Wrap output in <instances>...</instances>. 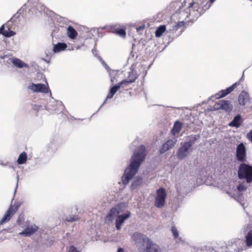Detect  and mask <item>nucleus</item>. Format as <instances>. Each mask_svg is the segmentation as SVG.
<instances>
[{"instance_id":"obj_7","label":"nucleus","mask_w":252,"mask_h":252,"mask_svg":"<svg viewBox=\"0 0 252 252\" xmlns=\"http://www.w3.org/2000/svg\"><path fill=\"white\" fill-rule=\"evenodd\" d=\"M236 158L238 161L244 162L246 160V148L243 143H240L236 147Z\"/></svg>"},{"instance_id":"obj_13","label":"nucleus","mask_w":252,"mask_h":252,"mask_svg":"<svg viewBox=\"0 0 252 252\" xmlns=\"http://www.w3.org/2000/svg\"><path fill=\"white\" fill-rule=\"evenodd\" d=\"M28 88L34 92L47 93L49 91V88L43 84H33L30 85Z\"/></svg>"},{"instance_id":"obj_45","label":"nucleus","mask_w":252,"mask_h":252,"mask_svg":"<svg viewBox=\"0 0 252 252\" xmlns=\"http://www.w3.org/2000/svg\"><path fill=\"white\" fill-rule=\"evenodd\" d=\"M26 10V8L24 7V6L22 7L20 9L18 10L17 11V13H18L19 15H22L24 11Z\"/></svg>"},{"instance_id":"obj_27","label":"nucleus","mask_w":252,"mask_h":252,"mask_svg":"<svg viewBox=\"0 0 252 252\" xmlns=\"http://www.w3.org/2000/svg\"><path fill=\"white\" fill-rule=\"evenodd\" d=\"M182 124L179 121H176L172 129V133L174 135L178 133L181 129Z\"/></svg>"},{"instance_id":"obj_59","label":"nucleus","mask_w":252,"mask_h":252,"mask_svg":"<svg viewBox=\"0 0 252 252\" xmlns=\"http://www.w3.org/2000/svg\"><path fill=\"white\" fill-rule=\"evenodd\" d=\"M31 0H29V1H31Z\"/></svg>"},{"instance_id":"obj_29","label":"nucleus","mask_w":252,"mask_h":252,"mask_svg":"<svg viewBox=\"0 0 252 252\" xmlns=\"http://www.w3.org/2000/svg\"><path fill=\"white\" fill-rule=\"evenodd\" d=\"M166 31V26L164 25H160L156 31L155 36L156 37H160Z\"/></svg>"},{"instance_id":"obj_9","label":"nucleus","mask_w":252,"mask_h":252,"mask_svg":"<svg viewBox=\"0 0 252 252\" xmlns=\"http://www.w3.org/2000/svg\"><path fill=\"white\" fill-rule=\"evenodd\" d=\"M18 205H10L4 214L3 218L0 220V225L3 224L4 223L8 221L11 217L16 213L18 209Z\"/></svg>"},{"instance_id":"obj_43","label":"nucleus","mask_w":252,"mask_h":252,"mask_svg":"<svg viewBox=\"0 0 252 252\" xmlns=\"http://www.w3.org/2000/svg\"><path fill=\"white\" fill-rule=\"evenodd\" d=\"M68 252H80L79 251H78L75 247L71 246L70 247V248L68 251Z\"/></svg>"},{"instance_id":"obj_14","label":"nucleus","mask_w":252,"mask_h":252,"mask_svg":"<svg viewBox=\"0 0 252 252\" xmlns=\"http://www.w3.org/2000/svg\"><path fill=\"white\" fill-rule=\"evenodd\" d=\"M247 186L244 183H242L239 184L237 187V192L236 194L233 193V195L228 193L230 196L235 198L237 201H239L241 200L242 197V194L240 192L246 190L247 189Z\"/></svg>"},{"instance_id":"obj_21","label":"nucleus","mask_w":252,"mask_h":252,"mask_svg":"<svg viewBox=\"0 0 252 252\" xmlns=\"http://www.w3.org/2000/svg\"><path fill=\"white\" fill-rule=\"evenodd\" d=\"M242 122V117L240 114H238L235 116L233 119L232 121L230 122L228 126L231 127H235L238 128L241 126Z\"/></svg>"},{"instance_id":"obj_15","label":"nucleus","mask_w":252,"mask_h":252,"mask_svg":"<svg viewBox=\"0 0 252 252\" xmlns=\"http://www.w3.org/2000/svg\"><path fill=\"white\" fill-rule=\"evenodd\" d=\"M121 212V205L118 204L113 207L107 215V218L109 220L112 221L114 218L117 217Z\"/></svg>"},{"instance_id":"obj_38","label":"nucleus","mask_w":252,"mask_h":252,"mask_svg":"<svg viewBox=\"0 0 252 252\" xmlns=\"http://www.w3.org/2000/svg\"><path fill=\"white\" fill-rule=\"evenodd\" d=\"M120 89V88L119 85H118V84H117L110 89L109 92L111 94H115L117 91Z\"/></svg>"},{"instance_id":"obj_50","label":"nucleus","mask_w":252,"mask_h":252,"mask_svg":"<svg viewBox=\"0 0 252 252\" xmlns=\"http://www.w3.org/2000/svg\"><path fill=\"white\" fill-rule=\"evenodd\" d=\"M97 59L101 62L103 65H104L105 62L102 60V59L99 56H97Z\"/></svg>"},{"instance_id":"obj_18","label":"nucleus","mask_w":252,"mask_h":252,"mask_svg":"<svg viewBox=\"0 0 252 252\" xmlns=\"http://www.w3.org/2000/svg\"><path fill=\"white\" fill-rule=\"evenodd\" d=\"M185 29V22L182 21L178 22L176 25L173 27L171 30L172 32H177L176 36L180 35L184 31Z\"/></svg>"},{"instance_id":"obj_39","label":"nucleus","mask_w":252,"mask_h":252,"mask_svg":"<svg viewBox=\"0 0 252 252\" xmlns=\"http://www.w3.org/2000/svg\"><path fill=\"white\" fill-rule=\"evenodd\" d=\"M191 252H203V247L200 248H197L195 247L190 248Z\"/></svg>"},{"instance_id":"obj_32","label":"nucleus","mask_w":252,"mask_h":252,"mask_svg":"<svg viewBox=\"0 0 252 252\" xmlns=\"http://www.w3.org/2000/svg\"><path fill=\"white\" fill-rule=\"evenodd\" d=\"M246 243L248 247L252 245V230H250L246 235Z\"/></svg>"},{"instance_id":"obj_58","label":"nucleus","mask_w":252,"mask_h":252,"mask_svg":"<svg viewBox=\"0 0 252 252\" xmlns=\"http://www.w3.org/2000/svg\"><path fill=\"white\" fill-rule=\"evenodd\" d=\"M179 240L181 241L182 240H181V238H179Z\"/></svg>"},{"instance_id":"obj_51","label":"nucleus","mask_w":252,"mask_h":252,"mask_svg":"<svg viewBox=\"0 0 252 252\" xmlns=\"http://www.w3.org/2000/svg\"><path fill=\"white\" fill-rule=\"evenodd\" d=\"M37 7H41V10L42 11H44V9L45 8V6H44V5H39Z\"/></svg>"},{"instance_id":"obj_40","label":"nucleus","mask_w":252,"mask_h":252,"mask_svg":"<svg viewBox=\"0 0 252 252\" xmlns=\"http://www.w3.org/2000/svg\"><path fill=\"white\" fill-rule=\"evenodd\" d=\"M114 94H111L110 92H109V93L107 95L106 99H105V100L104 101V102H103V103L102 104V105L99 107L98 109L97 110V112L100 109V108L101 107V106L104 104L106 103V101L108 100V99H111L113 97V96H114Z\"/></svg>"},{"instance_id":"obj_19","label":"nucleus","mask_w":252,"mask_h":252,"mask_svg":"<svg viewBox=\"0 0 252 252\" xmlns=\"http://www.w3.org/2000/svg\"><path fill=\"white\" fill-rule=\"evenodd\" d=\"M249 100V95L248 93L243 91L239 94L238 97V102L240 105L244 106Z\"/></svg>"},{"instance_id":"obj_4","label":"nucleus","mask_w":252,"mask_h":252,"mask_svg":"<svg viewBox=\"0 0 252 252\" xmlns=\"http://www.w3.org/2000/svg\"><path fill=\"white\" fill-rule=\"evenodd\" d=\"M237 173L239 179H245L247 183H252V165L244 162L241 163Z\"/></svg>"},{"instance_id":"obj_5","label":"nucleus","mask_w":252,"mask_h":252,"mask_svg":"<svg viewBox=\"0 0 252 252\" xmlns=\"http://www.w3.org/2000/svg\"><path fill=\"white\" fill-rule=\"evenodd\" d=\"M166 197L165 189L163 188H160L157 191V196L155 198V205L158 208H162L165 203Z\"/></svg>"},{"instance_id":"obj_49","label":"nucleus","mask_w":252,"mask_h":252,"mask_svg":"<svg viewBox=\"0 0 252 252\" xmlns=\"http://www.w3.org/2000/svg\"><path fill=\"white\" fill-rule=\"evenodd\" d=\"M144 28V25L140 26L139 27L136 28L137 31L139 32L140 31H142Z\"/></svg>"},{"instance_id":"obj_3","label":"nucleus","mask_w":252,"mask_h":252,"mask_svg":"<svg viewBox=\"0 0 252 252\" xmlns=\"http://www.w3.org/2000/svg\"><path fill=\"white\" fill-rule=\"evenodd\" d=\"M131 238L139 252H161L160 247L144 234L134 232Z\"/></svg>"},{"instance_id":"obj_48","label":"nucleus","mask_w":252,"mask_h":252,"mask_svg":"<svg viewBox=\"0 0 252 252\" xmlns=\"http://www.w3.org/2000/svg\"><path fill=\"white\" fill-rule=\"evenodd\" d=\"M216 0H210L209 1H208V0H206V3L205 4L209 5V7L211 6L212 3H213Z\"/></svg>"},{"instance_id":"obj_54","label":"nucleus","mask_w":252,"mask_h":252,"mask_svg":"<svg viewBox=\"0 0 252 252\" xmlns=\"http://www.w3.org/2000/svg\"><path fill=\"white\" fill-rule=\"evenodd\" d=\"M248 228V226L245 227L244 228V231H246L247 230V228Z\"/></svg>"},{"instance_id":"obj_42","label":"nucleus","mask_w":252,"mask_h":252,"mask_svg":"<svg viewBox=\"0 0 252 252\" xmlns=\"http://www.w3.org/2000/svg\"><path fill=\"white\" fill-rule=\"evenodd\" d=\"M209 249L214 250V247H211L210 246H203V252H213L211 250L209 251Z\"/></svg>"},{"instance_id":"obj_47","label":"nucleus","mask_w":252,"mask_h":252,"mask_svg":"<svg viewBox=\"0 0 252 252\" xmlns=\"http://www.w3.org/2000/svg\"><path fill=\"white\" fill-rule=\"evenodd\" d=\"M97 50H96L94 48L92 49V53L94 55V56L96 57L97 58V56H98L97 55Z\"/></svg>"},{"instance_id":"obj_23","label":"nucleus","mask_w":252,"mask_h":252,"mask_svg":"<svg viewBox=\"0 0 252 252\" xmlns=\"http://www.w3.org/2000/svg\"><path fill=\"white\" fill-rule=\"evenodd\" d=\"M117 25L110 26V29L112 32L116 33L117 34L120 35L122 37H125L126 35V32L125 29L122 28L118 29L116 28Z\"/></svg>"},{"instance_id":"obj_17","label":"nucleus","mask_w":252,"mask_h":252,"mask_svg":"<svg viewBox=\"0 0 252 252\" xmlns=\"http://www.w3.org/2000/svg\"><path fill=\"white\" fill-rule=\"evenodd\" d=\"M199 134H191L186 137V141L184 142L190 148H192V146L200 139Z\"/></svg>"},{"instance_id":"obj_10","label":"nucleus","mask_w":252,"mask_h":252,"mask_svg":"<svg viewBox=\"0 0 252 252\" xmlns=\"http://www.w3.org/2000/svg\"><path fill=\"white\" fill-rule=\"evenodd\" d=\"M131 216L130 212L127 211L126 213L118 215L115 220V226L117 230H120L122 226L126 220Z\"/></svg>"},{"instance_id":"obj_22","label":"nucleus","mask_w":252,"mask_h":252,"mask_svg":"<svg viewBox=\"0 0 252 252\" xmlns=\"http://www.w3.org/2000/svg\"><path fill=\"white\" fill-rule=\"evenodd\" d=\"M143 180L141 177H136L131 183L130 189L133 190L136 189L142 183Z\"/></svg>"},{"instance_id":"obj_25","label":"nucleus","mask_w":252,"mask_h":252,"mask_svg":"<svg viewBox=\"0 0 252 252\" xmlns=\"http://www.w3.org/2000/svg\"><path fill=\"white\" fill-rule=\"evenodd\" d=\"M12 62L16 66L20 68L28 67L27 64L25 63L21 60L18 58L13 59Z\"/></svg>"},{"instance_id":"obj_33","label":"nucleus","mask_w":252,"mask_h":252,"mask_svg":"<svg viewBox=\"0 0 252 252\" xmlns=\"http://www.w3.org/2000/svg\"><path fill=\"white\" fill-rule=\"evenodd\" d=\"M20 16L18 13H16L8 21L9 22L10 25L11 23H18L20 21Z\"/></svg>"},{"instance_id":"obj_26","label":"nucleus","mask_w":252,"mask_h":252,"mask_svg":"<svg viewBox=\"0 0 252 252\" xmlns=\"http://www.w3.org/2000/svg\"><path fill=\"white\" fill-rule=\"evenodd\" d=\"M68 36L72 39H75L77 35V32L74 28L72 26H69L67 29Z\"/></svg>"},{"instance_id":"obj_35","label":"nucleus","mask_w":252,"mask_h":252,"mask_svg":"<svg viewBox=\"0 0 252 252\" xmlns=\"http://www.w3.org/2000/svg\"><path fill=\"white\" fill-rule=\"evenodd\" d=\"M117 73L118 72L117 70H113L112 71L109 73L110 77V81L112 84L117 81L116 78H115V76L117 74Z\"/></svg>"},{"instance_id":"obj_31","label":"nucleus","mask_w":252,"mask_h":252,"mask_svg":"<svg viewBox=\"0 0 252 252\" xmlns=\"http://www.w3.org/2000/svg\"><path fill=\"white\" fill-rule=\"evenodd\" d=\"M132 83H133V80H130V81H127L126 80L124 79L118 83V85H119L120 88L125 89Z\"/></svg>"},{"instance_id":"obj_1","label":"nucleus","mask_w":252,"mask_h":252,"mask_svg":"<svg viewBox=\"0 0 252 252\" xmlns=\"http://www.w3.org/2000/svg\"><path fill=\"white\" fill-rule=\"evenodd\" d=\"M207 0H180L171 3V8L180 19L189 18L193 22L209 8V5L205 4Z\"/></svg>"},{"instance_id":"obj_6","label":"nucleus","mask_w":252,"mask_h":252,"mask_svg":"<svg viewBox=\"0 0 252 252\" xmlns=\"http://www.w3.org/2000/svg\"><path fill=\"white\" fill-rule=\"evenodd\" d=\"M192 151V148H190L184 142H182L180 143V147L178 149L176 156L180 160L185 158Z\"/></svg>"},{"instance_id":"obj_28","label":"nucleus","mask_w":252,"mask_h":252,"mask_svg":"<svg viewBox=\"0 0 252 252\" xmlns=\"http://www.w3.org/2000/svg\"><path fill=\"white\" fill-rule=\"evenodd\" d=\"M27 160V154L25 152H23L20 154L17 160L18 164H23L26 162Z\"/></svg>"},{"instance_id":"obj_52","label":"nucleus","mask_w":252,"mask_h":252,"mask_svg":"<svg viewBox=\"0 0 252 252\" xmlns=\"http://www.w3.org/2000/svg\"><path fill=\"white\" fill-rule=\"evenodd\" d=\"M117 252H124V251L123 248H120L118 249Z\"/></svg>"},{"instance_id":"obj_16","label":"nucleus","mask_w":252,"mask_h":252,"mask_svg":"<svg viewBox=\"0 0 252 252\" xmlns=\"http://www.w3.org/2000/svg\"><path fill=\"white\" fill-rule=\"evenodd\" d=\"M38 227L35 224L26 227L23 231L19 233L20 235L26 237H29L37 231Z\"/></svg>"},{"instance_id":"obj_34","label":"nucleus","mask_w":252,"mask_h":252,"mask_svg":"<svg viewBox=\"0 0 252 252\" xmlns=\"http://www.w3.org/2000/svg\"><path fill=\"white\" fill-rule=\"evenodd\" d=\"M79 218L78 215H71L67 216L65 219V220L68 222H72L78 220Z\"/></svg>"},{"instance_id":"obj_53","label":"nucleus","mask_w":252,"mask_h":252,"mask_svg":"<svg viewBox=\"0 0 252 252\" xmlns=\"http://www.w3.org/2000/svg\"><path fill=\"white\" fill-rule=\"evenodd\" d=\"M59 104L63 108L64 107L63 102L62 101L59 102Z\"/></svg>"},{"instance_id":"obj_37","label":"nucleus","mask_w":252,"mask_h":252,"mask_svg":"<svg viewBox=\"0 0 252 252\" xmlns=\"http://www.w3.org/2000/svg\"><path fill=\"white\" fill-rule=\"evenodd\" d=\"M15 34V32L11 30L10 29L8 31H6V32H4V33H3V35L5 37H11Z\"/></svg>"},{"instance_id":"obj_36","label":"nucleus","mask_w":252,"mask_h":252,"mask_svg":"<svg viewBox=\"0 0 252 252\" xmlns=\"http://www.w3.org/2000/svg\"><path fill=\"white\" fill-rule=\"evenodd\" d=\"M5 27H6L8 30H9L10 29V25L9 24V22H7L4 25L1 26L0 28V34H1L3 35V33H4V32H6V30H5Z\"/></svg>"},{"instance_id":"obj_41","label":"nucleus","mask_w":252,"mask_h":252,"mask_svg":"<svg viewBox=\"0 0 252 252\" xmlns=\"http://www.w3.org/2000/svg\"><path fill=\"white\" fill-rule=\"evenodd\" d=\"M171 231H172V234H173L174 238H177L179 236L178 232L177 229L176 228V227L175 226L172 227Z\"/></svg>"},{"instance_id":"obj_46","label":"nucleus","mask_w":252,"mask_h":252,"mask_svg":"<svg viewBox=\"0 0 252 252\" xmlns=\"http://www.w3.org/2000/svg\"><path fill=\"white\" fill-rule=\"evenodd\" d=\"M103 66L106 68V69L107 70L108 73H110V72H111L113 70L111 69L106 63H104V64Z\"/></svg>"},{"instance_id":"obj_56","label":"nucleus","mask_w":252,"mask_h":252,"mask_svg":"<svg viewBox=\"0 0 252 252\" xmlns=\"http://www.w3.org/2000/svg\"><path fill=\"white\" fill-rule=\"evenodd\" d=\"M17 222H18L19 224H20V220H19V219H18V220H17Z\"/></svg>"},{"instance_id":"obj_11","label":"nucleus","mask_w":252,"mask_h":252,"mask_svg":"<svg viewBox=\"0 0 252 252\" xmlns=\"http://www.w3.org/2000/svg\"><path fill=\"white\" fill-rule=\"evenodd\" d=\"M177 142L176 137L168 140L165 143L162 144V147L159 150L160 154H163L168 150L173 148Z\"/></svg>"},{"instance_id":"obj_8","label":"nucleus","mask_w":252,"mask_h":252,"mask_svg":"<svg viewBox=\"0 0 252 252\" xmlns=\"http://www.w3.org/2000/svg\"><path fill=\"white\" fill-rule=\"evenodd\" d=\"M243 78V76L240 79V80L238 82H235L232 86L227 88L225 90H222L220 91L219 93L216 94L215 96L212 95L209 98V100L212 99L213 98L216 97V99H219L225 96L228 94H230L231 92H232L235 88L238 86L240 84V81Z\"/></svg>"},{"instance_id":"obj_30","label":"nucleus","mask_w":252,"mask_h":252,"mask_svg":"<svg viewBox=\"0 0 252 252\" xmlns=\"http://www.w3.org/2000/svg\"><path fill=\"white\" fill-rule=\"evenodd\" d=\"M137 77V74L132 69H131V70L128 72V74L126 80L127 81H130V80H133V82H134Z\"/></svg>"},{"instance_id":"obj_20","label":"nucleus","mask_w":252,"mask_h":252,"mask_svg":"<svg viewBox=\"0 0 252 252\" xmlns=\"http://www.w3.org/2000/svg\"><path fill=\"white\" fill-rule=\"evenodd\" d=\"M210 250L213 252H227L226 244L223 242H220L214 247V250L209 249V251Z\"/></svg>"},{"instance_id":"obj_44","label":"nucleus","mask_w":252,"mask_h":252,"mask_svg":"<svg viewBox=\"0 0 252 252\" xmlns=\"http://www.w3.org/2000/svg\"><path fill=\"white\" fill-rule=\"evenodd\" d=\"M247 137L250 141L252 142V129L247 133Z\"/></svg>"},{"instance_id":"obj_24","label":"nucleus","mask_w":252,"mask_h":252,"mask_svg":"<svg viewBox=\"0 0 252 252\" xmlns=\"http://www.w3.org/2000/svg\"><path fill=\"white\" fill-rule=\"evenodd\" d=\"M67 45L65 43L59 42L54 45L53 51L54 53H59L65 50Z\"/></svg>"},{"instance_id":"obj_57","label":"nucleus","mask_w":252,"mask_h":252,"mask_svg":"<svg viewBox=\"0 0 252 252\" xmlns=\"http://www.w3.org/2000/svg\"><path fill=\"white\" fill-rule=\"evenodd\" d=\"M105 28H106L104 27H102V28H101V29H102V30H104V29H105Z\"/></svg>"},{"instance_id":"obj_55","label":"nucleus","mask_w":252,"mask_h":252,"mask_svg":"<svg viewBox=\"0 0 252 252\" xmlns=\"http://www.w3.org/2000/svg\"><path fill=\"white\" fill-rule=\"evenodd\" d=\"M17 186H18V179H19V176L18 175L17 176Z\"/></svg>"},{"instance_id":"obj_2","label":"nucleus","mask_w":252,"mask_h":252,"mask_svg":"<svg viewBox=\"0 0 252 252\" xmlns=\"http://www.w3.org/2000/svg\"><path fill=\"white\" fill-rule=\"evenodd\" d=\"M147 155V151L143 145L138 146L130 159V163L125 169L122 176V182L125 186L127 185L138 172L141 163L144 161Z\"/></svg>"},{"instance_id":"obj_12","label":"nucleus","mask_w":252,"mask_h":252,"mask_svg":"<svg viewBox=\"0 0 252 252\" xmlns=\"http://www.w3.org/2000/svg\"><path fill=\"white\" fill-rule=\"evenodd\" d=\"M215 109H221L226 112H230L232 109V105L229 100H221L214 106Z\"/></svg>"}]
</instances>
